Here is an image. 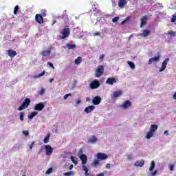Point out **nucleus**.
<instances>
[{"instance_id": "2", "label": "nucleus", "mask_w": 176, "mask_h": 176, "mask_svg": "<svg viewBox=\"0 0 176 176\" xmlns=\"http://www.w3.org/2000/svg\"><path fill=\"white\" fill-rule=\"evenodd\" d=\"M104 74V66L98 65L96 71V78H100Z\"/></svg>"}, {"instance_id": "55", "label": "nucleus", "mask_w": 176, "mask_h": 176, "mask_svg": "<svg viewBox=\"0 0 176 176\" xmlns=\"http://www.w3.org/2000/svg\"><path fill=\"white\" fill-rule=\"evenodd\" d=\"M96 176H104V173H100L98 174Z\"/></svg>"}, {"instance_id": "28", "label": "nucleus", "mask_w": 176, "mask_h": 176, "mask_svg": "<svg viewBox=\"0 0 176 176\" xmlns=\"http://www.w3.org/2000/svg\"><path fill=\"white\" fill-rule=\"evenodd\" d=\"M74 63L76 65H79V64H80V63H82V57H80V56L77 57V58L75 60Z\"/></svg>"}, {"instance_id": "3", "label": "nucleus", "mask_w": 176, "mask_h": 176, "mask_svg": "<svg viewBox=\"0 0 176 176\" xmlns=\"http://www.w3.org/2000/svg\"><path fill=\"white\" fill-rule=\"evenodd\" d=\"M69 34H71V30H69V28H64L60 38L65 39V38H68V36H69Z\"/></svg>"}, {"instance_id": "20", "label": "nucleus", "mask_w": 176, "mask_h": 176, "mask_svg": "<svg viewBox=\"0 0 176 176\" xmlns=\"http://www.w3.org/2000/svg\"><path fill=\"white\" fill-rule=\"evenodd\" d=\"M127 5V1L126 0H120L118 2V6L119 8H124V6Z\"/></svg>"}, {"instance_id": "11", "label": "nucleus", "mask_w": 176, "mask_h": 176, "mask_svg": "<svg viewBox=\"0 0 176 176\" xmlns=\"http://www.w3.org/2000/svg\"><path fill=\"white\" fill-rule=\"evenodd\" d=\"M92 102L94 105H98L101 102V98L100 96H95L92 100Z\"/></svg>"}, {"instance_id": "8", "label": "nucleus", "mask_w": 176, "mask_h": 176, "mask_svg": "<svg viewBox=\"0 0 176 176\" xmlns=\"http://www.w3.org/2000/svg\"><path fill=\"white\" fill-rule=\"evenodd\" d=\"M51 53H52V48H49L48 50H43L41 54V56H43V57H47L50 56Z\"/></svg>"}, {"instance_id": "14", "label": "nucleus", "mask_w": 176, "mask_h": 176, "mask_svg": "<svg viewBox=\"0 0 176 176\" xmlns=\"http://www.w3.org/2000/svg\"><path fill=\"white\" fill-rule=\"evenodd\" d=\"M167 63H168V58L165 59L164 61L162 63V66L160 69V72H163V71L166 69V68L167 67Z\"/></svg>"}, {"instance_id": "6", "label": "nucleus", "mask_w": 176, "mask_h": 176, "mask_svg": "<svg viewBox=\"0 0 176 176\" xmlns=\"http://www.w3.org/2000/svg\"><path fill=\"white\" fill-rule=\"evenodd\" d=\"M45 148L47 156H52V154L53 153V148H52V146L45 145Z\"/></svg>"}, {"instance_id": "54", "label": "nucleus", "mask_w": 176, "mask_h": 176, "mask_svg": "<svg viewBox=\"0 0 176 176\" xmlns=\"http://www.w3.org/2000/svg\"><path fill=\"white\" fill-rule=\"evenodd\" d=\"M106 168H107V170H109L111 168V164H107L106 165Z\"/></svg>"}, {"instance_id": "57", "label": "nucleus", "mask_w": 176, "mask_h": 176, "mask_svg": "<svg viewBox=\"0 0 176 176\" xmlns=\"http://www.w3.org/2000/svg\"><path fill=\"white\" fill-rule=\"evenodd\" d=\"M78 153H83V149L80 148L78 151Z\"/></svg>"}, {"instance_id": "4", "label": "nucleus", "mask_w": 176, "mask_h": 176, "mask_svg": "<svg viewBox=\"0 0 176 176\" xmlns=\"http://www.w3.org/2000/svg\"><path fill=\"white\" fill-rule=\"evenodd\" d=\"M90 89H92V90H94V89H98L100 87V81L95 80H93L89 85Z\"/></svg>"}, {"instance_id": "21", "label": "nucleus", "mask_w": 176, "mask_h": 176, "mask_svg": "<svg viewBox=\"0 0 176 176\" xmlns=\"http://www.w3.org/2000/svg\"><path fill=\"white\" fill-rule=\"evenodd\" d=\"M148 35H151V31L148 30H144L141 34V36H143L144 38H146Z\"/></svg>"}, {"instance_id": "29", "label": "nucleus", "mask_w": 176, "mask_h": 176, "mask_svg": "<svg viewBox=\"0 0 176 176\" xmlns=\"http://www.w3.org/2000/svg\"><path fill=\"white\" fill-rule=\"evenodd\" d=\"M153 137V132H152L151 131H148L146 134V138H147V140L151 139V138Z\"/></svg>"}, {"instance_id": "36", "label": "nucleus", "mask_w": 176, "mask_h": 176, "mask_svg": "<svg viewBox=\"0 0 176 176\" xmlns=\"http://www.w3.org/2000/svg\"><path fill=\"white\" fill-rule=\"evenodd\" d=\"M112 21H113V23H118V21H119V16H116V17L113 18Z\"/></svg>"}, {"instance_id": "33", "label": "nucleus", "mask_w": 176, "mask_h": 176, "mask_svg": "<svg viewBox=\"0 0 176 176\" xmlns=\"http://www.w3.org/2000/svg\"><path fill=\"white\" fill-rule=\"evenodd\" d=\"M171 23H175L176 21V14H173L170 19Z\"/></svg>"}, {"instance_id": "22", "label": "nucleus", "mask_w": 176, "mask_h": 176, "mask_svg": "<svg viewBox=\"0 0 176 176\" xmlns=\"http://www.w3.org/2000/svg\"><path fill=\"white\" fill-rule=\"evenodd\" d=\"M122 94H123V91H116L113 93L114 98H118V97H120Z\"/></svg>"}, {"instance_id": "30", "label": "nucleus", "mask_w": 176, "mask_h": 176, "mask_svg": "<svg viewBox=\"0 0 176 176\" xmlns=\"http://www.w3.org/2000/svg\"><path fill=\"white\" fill-rule=\"evenodd\" d=\"M71 160L74 163V164H78V158L76 157H71Z\"/></svg>"}, {"instance_id": "39", "label": "nucleus", "mask_w": 176, "mask_h": 176, "mask_svg": "<svg viewBox=\"0 0 176 176\" xmlns=\"http://www.w3.org/2000/svg\"><path fill=\"white\" fill-rule=\"evenodd\" d=\"M17 12H19V6H16L14 10V14H17Z\"/></svg>"}, {"instance_id": "17", "label": "nucleus", "mask_w": 176, "mask_h": 176, "mask_svg": "<svg viewBox=\"0 0 176 176\" xmlns=\"http://www.w3.org/2000/svg\"><path fill=\"white\" fill-rule=\"evenodd\" d=\"M107 85H113V83H116V79L115 78H108L106 80Z\"/></svg>"}, {"instance_id": "64", "label": "nucleus", "mask_w": 176, "mask_h": 176, "mask_svg": "<svg viewBox=\"0 0 176 176\" xmlns=\"http://www.w3.org/2000/svg\"><path fill=\"white\" fill-rule=\"evenodd\" d=\"M127 21L126 20H124V21H123L122 23H121V24H124V23H126Z\"/></svg>"}, {"instance_id": "58", "label": "nucleus", "mask_w": 176, "mask_h": 176, "mask_svg": "<svg viewBox=\"0 0 176 176\" xmlns=\"http://www.w3.org/2000/svg\"><path fill=\"white\" fill-rule=\"evenodd\" d=\"M85 176H89V171L85 172Z\"/></svg>"}, {"instance_id": "18", "label": "nucleus", "mask_w": 176, "mask_h": 176, "mask_svg": "<svg viewBox=\"0 0 176 176\" xmlns=\"http://www.w3.org/2000/svg\"><path fill=\"white\" fill-rule=\"evenodd\" d=\"M80 159L82 161V164L85 165L87 163V156L85 154H82L80 156Z\"/></svg>"}, {"instance_id": "7", "label": "nucleus", "mask_w": 176, "mask_h": 176, "mask_svg": "<svg viewBox=\"0 0 176 176\" xmlns=\"http://www.w3.org/2000/svg\"><path fill=\"white\" fill-rule=\"evenodd\" d=\"M108 157V155L104 153H98L97 154V160H105Z\"/></svg>"}, {"instance_id": "27", "label": "nucleus", "mask_w": 176, "mask_h": 176, "mask_svg": "<svg viewBox=\"0 0 176 176\" xmlns=\"http://www.w3.org/2000/svg\"><path fill=\"white\" fill-rule=\"evenodd\" d=\"M155 167H156V164H155V161H151L149 171H153Z\"/></svg>"}, {"instance_id": "43", "label": "nucleus", "mask_w": 176, "mask_h": 176, "mask_svg": "<svg viewBox=\"0 0 176 176\" xmlns=\"http://www.w3.org/2000/svg\"><path fill=\"white\" fill-rule=\"evenodd\" d=\"M35 141H34V142H32V144H30V146H29V148H30V149H32V148H34V145H35Z\"/></svg>"}, {"instance_id": "24", "label": "nucleus", "mask_w": 176, "mask_h": 176, "mask_svg": "<svg viewBox=\"0 0 176 176\" xmlns=\"http://www.w3.org/2000/svg\"><path fill=\"white\" fill-rule=\"evenodd\" d=\"M36 115H38V111H33L30 116H28V119L32 120V119H34Z\"/></svg>"}, {"instance_id": "26", "label": "nucleus", "mask_w": 176, "mask_h": 176, "mask_svg": "<svg viewBox=\"0 0 176 176\" xmlns=\"http://www.w3.org/2000/svg\"><path fill=\"white\" fill-rule=\"evenodd\" d=\"M66 46H67V49H69V50H71V49L76 48V45H75V44L67 43V44H66Z\"/></svg>"}, {"instance_id": "16", "label": "nucleus", "mask_w": 176, "mask_h": 176, "mask_svg": "<svg viewBox=\"0 0 176 176\" xmlns=\"http://www.w3.org/2000/svg\"><path fill=\"white\" fill-rule=\"evenodd\" d=\"M148 21V17L146 16H144L141 19V23H140V28H142L143 25H146V22Z\"/></svg>"}, {"instance_id": "25", "label": "nucleus", "mask_w": 176, "mask_h": 176, "mask_svg": "<svg viewBox=\"0 0 176 176\" xmlns=\"http://www.w3.org/2000/svg\"><path fill=\"white\" fill-rule=\"evenodd\" d=\"M156 130H157V125L152 124L150 128V131H151L152 133H155Z\"/></svg>"}, {"instance_id": "5", "label": "nucleus", "mask_w": 176, "mask_h": 176, "mask_svg": "<svg viewBox=\"0 0 176 176\" xmlns=\"http://www.w3.org/2000/svg\"><path fill=\"white\" fill-rule=\"evenodd\" d=\"M131 105V102L130 100H126L124 102L123 104L120 105V107L121 108H122V109H129V108H130Z\"/></svg>"}, {"instance_id": "12", "label": "nucleus", "mask_w": 176, "mask_h": 176, "mask_svg": "<svg viewBox=\"0 0 176 176\" xmlns=\"http://www.w3.org/2000/svg\"><path fill=\"white\" fill-rule=\"evenodd\" d=\"M45 108V104L43 102L38 103L34 107L35 111H42Z\"/></svg>"}, {"instance_id": "9", "label": "nucleus", "mask_w": 176, "mask_h": 176, "mask_svg": "<svg viewBox=\"0 0 176 176\" xmlns=\"http://www.w3.org/2000/svg\"><path fill=\"white\" fill-rule=\"evenodd\" d=\"M35 19L37 23H39V24L43 23V16H42V15L39 14H36Z\"/></svg>"}, {"instance_id": "47", "label": "nucleus", "mask_w": 176, "mask_h": 176, "mask_svg": "<svg viewBox=\"0 0 176 176\" xmlns=\"http://www.w3.org/2000/svg\"><path fill=\"white\" fill-rule=\"evenodd\" d=\"M47 65H49V67L52 68V69H54V66L53 65V63H52L50 62H47Z\"/></svg>"}, {"instance_id": "56", "label": "nucleus", "mask_w": 176, "mask_h": 176, "mask_svg": "<svg viewBox=\"0 0 176 176\" xmlns=\"http://www.w3.org/2000/svg\"><path fill=\"white\" fill-rule=\"evenodd\" d=\"M69 170H72L74 168V165H70L69 167Z\"/></svg>"}, {"instance_id": "50", "label": "nucleus", "mask_w": 176, "mask_h": 176, "mask_svg": "<svg viewBox=\"0 0 176 176\" xmlns=\"http://www.w3.org/2000/svg\"><path fill=\"white\" fill-rule=\"evenodd\" d=\"M128 160H131L133 159V155L130 154L127 155Z\"/></svg>"}, {"instance_id": "52", "label": "nucleus", "mask_w": 176, "mask_h": 176, "mask_svg": "<svg viewBox=\"0 0 176 176\" xmlns=\"http://www.w3.org/2000/svg\"><path fill=\"white\" fill-rule=\"evenodd\" d=\"M104 57H105V55H104V54H102V55H100V56H99V59L101 60H104Z\"/></svg>"}, {"instance_id": "46", "label": "nucleus", "mask_w": 176, "mask_h": 176, "mask_svg": "<svg viewBox=\"0 0 176 176\" xmlns=\"http://www.w3.org/2000/svg\"><path fill=\"white\" fill-rule=\"evenodd\" d=\"M52 171H53V168H48V170L46 171V174H51Z\"/></svg>"}, {"instance_id": "63", "label": "nucleus", "mask_w": 176, "mask_h": 176, "mask_svg": "<svg viewBox=\"0 0 176 176\" xmlns=\"http://www.w3.org/2000/svg\"><path fill=\"white\" fill-rule=\"evenodd\" d=\"M131 38H133V34L129 36V41H130L131 39Z\"/></svg>"}, {"instance_id": "38", "label": "nucleus", "mask_w": 176, "mask_h": 176, "mask_svg": "<svg viewBox=\"0 0 176 176\" xmlns=\"http://www.w3.org/2000/svg\"><path fill=\"white\" fill-rule=\"evenodd\" d=\"M64 175H65V176L74 175V172L70 171V172L65 173Z\"/></svg>"}, {"instance_id": "42", "label": "nucleus", "mask_w": 176, "mask_h": 176, "mask_svg": "<svg viewBox=\"0 0 176 176\" xmlns=\"http://www.w3.org/2000/svg\"><path fill=\"white\" fill-rule=\"evenodd\" d=\"M168 34L171 35L172 36H174L175 35V32L170 30L168 32Z\"/></svg>"}, {"instance_id": "62", "label": "nucleus", "mask_w": 176, "mask_h": 176, "mask_svg": "<svg viewBox=\"0 0 176 176\" xmlns=\"http://www.w3.org/2000/svg\"><path fill=\"white\" fill-rule=\"evenodd\" d=\"M56 23H57V21L54 20L53 22H52V25H54V24H56Z\"/></svg>"}, {"instance_id": "10", "label": "nucleus", "mask_w": 176, "mask_h": 176, "mask_svg": "<svg viewBox=\"0 0 176 176\" xmlns=\"http://www.w3.org/2000/svg\"><path fill=\"white\" fill-rule=\"evenodd\" d=\"M7 53L11 58H13V57H15V56H17V52L15 50H7Z\"/></svg>"}, {"instance_id": "48", "label": "nucleus", "mask_w": 176, "mask_h": 176, "mask_svg": "<svg viewBox=\"0 0 176 176\" xmlns=\"http://www.w3.org/2000/svg\"><path fill=\"white\" fill-rule=\"evenodd\" d=\"M23 134L26 136L30 135V133L28 132V131H23Z\"/></svg>"}, {"instance_id": "45", "label": "nucleus", "mask_w": 176, "mask_h": 176, "mask_svg": "<svg viewBox=\"0 0 176 176\" xmlns=\"http://www.w3.org/2000/svg\"><path fill=\"white\" fill-rule=\"evenodd\" d=\"M156 174H157V170H154L153 172H151V173H150V175H151V176H155V175H156Z\"/></svg>"}, {"instance_id": "23", "label": "nucleus", "mask_w": 176, "mask_h": 176, "mask_svg": "<svg viewBox=\"0 0 176 176\" xmlns=\"http://www.w3.org/2000/svg\"><path fill=\"white\" fill-rule=\"evenodd\" d=\"M145 164V161L144 160H142L140 161H137L135 163V166H136V167H142V166H144Z\"/></svg>"}, {"instance_id": "61", "label": "nucleus", "mask_w": 176, "mask_h": 176, "mask_svg": "<svg viewBox=\"0 0 176 176\" xmlns=\"http://www.w3.org/2000/svg\"><path fill=\"white\" fill-rule=\"evenodd\" d=\"M53 80H54V78H50V83H52V82H53Z\"/></svg>"}, {"instance_id": "31", "label": "nucleus", "mask_w": 176, "mask_h": 176, "mask_svg": "<svg viewBox=\"0 0 176 176\" xmlns=\"http://www.w3.org/2000/svg\"><path fill=\"white\" fill-rule=\"evenodd\" d=\"M89 142H97V138H96V136H91V138L89 139Z\"/></svg>"}, {"instance_id": "32", "label": "nucleus", "mask_w": 176, "mask_h": 176, "mask_svg": "<svg viewBox=\"0 0 176 176\" xmlns=\"http://www.w3.org/2000/svg\"><path fill=\"white\" fill-rule=\"evenodd\" d=\"M128 64H129V67H131L132 68V69H134V68H135V65L134 64V63L128 62Z\"/></svg>"}, {"instance_id": "41", "label": "nucleus", "mask_w": 176, "mask_h": 176, "mask_svg": "<svg viewBox=\"0 0 176 176\" xmlns=\"http://www.w3.org/2000/svg\"><path fill=\"white\" fill-rule=\"evenodd\" d=\"M72 96V94H67L63 96V98H64V100H67V98H68V97H71Z\"/></svg>"}, {"instance_id": "1", "label": "nucleus", "mask_w": 176, "mask_h": 176, "mask_svg": "<svg viewBox=\"0 0 176 176\" xmlns=\"http://www.w3.org/2000/svg\"><path fill=\"white\" fill-rule=\"evenodd\" d=\"M30 104H31V99L27 98L24 100L21 106L18 108V111H23V109H27L28 108Z\"/></svg>"}, {"instance_id": "19", "label": "nucleus", "mask_w": 176, "mask_h": 176, "mask_svg": "<svg viewBox=\"0 0 176 176\" xmlns=\"http://www.w3.org/2000/svg\"><path fill=\"white\" fill-rule=\"evenodd\" d=\"M159 60H160V55H159L158 56H154V57L150 58L148 60V64H152V63L159 61Z\"/></svg>"}, {"instance_id": "37", "label": "nucleus", "mask_w": 176, "mask_h": 176, "mask_svg": "<svg viewBox=\"0 0 176 176\" xmlns=\"http://www.w3.org/2000/svg\"><path fill=\"white\" fill-rule=\"evenodd\" d=\"M168 167H169L170 171H174V167H175V165L169 164Z\"/></svg>"}, {"instance_id": "53", "label": "nucleus", "mask_w": 176, "mask_h": 176, "mask_svg": "<svg viewBox=\"0 0 176 176\" xmlns=\"http://www.w3.org/2000/svg\"><path fill=\"white\" fill-rule=\"evenodd\" d=\"M43 149H45L43 147H41V148L38 151V154L41 155V153H42V152H43Z\"/></svg>"}, {"instance_id": "15", "label": "nucleus", "mask_w": 176, "mask_h": 176, "mask_svg": "<svg viewBox=\"0 0 176 176\" xmlns=\"http://www.w3.org/2000/svg\"><path fill=\"white\" fill-rule=\"evenodd\" d=\"M94 109H96V107L95 106H88L87 107H86L85 109V112H86V113H90V112H93V111H94Z\"/></svg>"}, {"instance_id": "34", "label": "nucleus", "mask_w": 176, "mask_h": 176, "mask_svg": "<svg viewBox=\"0 0 176 176\" xmlns=\"http://www.w3.org/2000/svg\"><path fill=\"white\" fill-rule=\"evenodd\" d=\"M50 135H48L47 137L45 138L43 142L44 144H47L49 142V138H50Z\"/></svg>"}, {"instance_id": "13", "label": "nucleus", "mask_w": 176, "mask_h": 176, "mask_svg": "<svg viewBox=\"0 0 176 176\" xmlns=\"http://www.w3.org/2000/svg\"><path fill=\"white\" fill-rule=\"evenodd\" d=\"M91 166V167H94V168H98L99 166H101V164H100V160L97 159L93 161Z\"/></svg>"}, {"instance_id": "60", "label": "nucleus", "mask_w": 176, "mask_h": 176, "mask_svg": "<svg viewBox=\"0 0 176 176\" xmlns=\"http://www.w3.org/2000/svg\"><path fill=\"white\" fill-rule=\"evenodd\" d=\"M164 134H166V135H168V131H165L164 132Z\"/></svg>"}, {"instance_id": "35", "label": "nucleus", "mask_w": 176, "mask_h": 176, "mask_svg": "<svg viewBox=\"0 0 176 176\" xmlns=\"http://www.w3.org/2000/svg\"><path fill=\"white\" fill-rule=\"evenodd\" d=\"M19 115H20V117H19L20 120H21L23 122V120H24V113L20 112Z\"/></svg>"}, {"instance_id": "59", "label": "nucleus", "mask_w": 176, "mask_h": 176, "mask_svg": "<svg viewBox=\"0 0 176 176\" xmlns=\"http://www.w3.org/2000/svg\"><path fill=\"white\" fill-rule=\"evenodd\" d=\"M80 102H82V101H80V100H77L76 104H80Z\"/></svg>"}, {"instance_id": "40", "label": "nucleus", "mask_w": 176, "mask_h": 176, "mask_svg": "<svg viewBox=\"0 0 176 176\" xmlns=\"http://www.w3.org/2000/svg\"><path fill=\"white\" fill-rule=\"evenodd\" d=\"M38 94H40V96H43V94H45V89L42 88Z\"/></svg>"}, {"instance_id": "51", "label": "nucleus", "mask_w": 176, "mask_h": 176, "mask_svg": "<svg viewBox=\"0 0 176 176\" xmlns=\"http://www.w3.org/2000/svg\"><path fill=\"white\" fill-rule=\"evenodd\" d=\"M94 36H101V33L100 32H95L94 34Z\"/></svg>"}, {"instance_id": "44", "label": "nucleus", "mask_w": 176, "mask_h": 176, "mask_svg": "<svg viewBox=\"0 0 176 176\" xmlns=\"http://www.w3.org/2000/svg\"><path fill=\"white\" fill-rule=\"evenodd\" d=\"M82 170L83 171L87 172V171H89V169L87 168V166H85V165H82Z\"/></svg>"}, {"instance_id": "49", "label": "nucleus", "mask_w": 176, "mask_h": 176, "mask_svg": "<svg viewBox=\"0 0 176 176\" xmlns=\"http://www.w3.org/2000/svg\"><path fill=\"white\" fill-rule=\"evenodd\" d=\"M45 72L43 71L42 73L38 74V78H41V76H43L45 75Z\"/></svg>"}]
</instances>
